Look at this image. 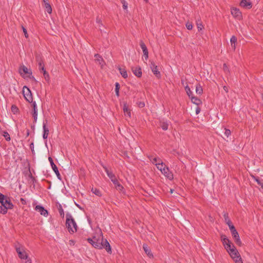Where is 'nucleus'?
I'll return each mask as SVG.
<instances>
[{
	"label": "nucleus",
	"mask_w": 263,
	"mask_h": 263,
	"mask_svg": "<svg viewBox=\"0 0 263 263\" xmlns=\"http://www.w3.org/2000/svg\"><path fill=\"white\" fill-rule=\"evenodd\" d=\"M87 240L95 248L98 249L104 248L108 253H111L109 243L106 239H103L102 233L99 238H97L96 236H93L92 238H88Z\"/></svg>",
	"instance_id": "obj_1"
},
{
	"label": "nucleus",
	"mask_w": 263,
	"mask_h": 263,
	"mask_svg": "<svg viewBox=\"0 0 263 263\" xmlns=\"http://www.w3.org/2000/svg\"><path fill=\"white\" fill-rule=\"evenodd\" d=\"M66 227L67 228L68 232L70 234H73L76 232L78 226L71 215L68 213L66 214Z\"/></svg>",
	"instance_id": "obj_2"
},
{
	"label": "nucleus",
	"mask_w": 263,
	"mask_h": 263,
	"mask_svg": "<svg viewBox=\"0 0 263 263\" xmlns=\"http://www.w3.org/2000/svg\"><path fill=\"white\" fill-rule=\"evenodd\" d=\"M227 250L236 263H243L239 252L233 245Z\"/></svg>",
	"instance_id": "obj_3"
},
{
	"label": "nucleus",
	"mask_w": 263,
	"mask_h": 263,
	"mask_svg": "<svg viewBox=\"0 0 263 263\" xmlns=\"http://www.w3.org/2000/svg\"><path fill=\"white\" fill-rule=\"evenodd\" d=\"M14 247L18 254V257L21 259H27L28 255L23 246H21L20 244L18 242H16L14 244Z\"/></svg>",
	"instance_id": "obj_4"
},
{
	"label": "nucleus",
	"mask_w": 263,
	"mask_h": 263,
	"mask_svg": "<svg viewBox=\"0 0 263 263\" xmlns=\"http://www.w3.org/2000/svg\"><path fill=\"white\" fill-rule=\"evenodd\" d=\"M13 208V204L11 202L10 198L7 197L1 206V213L5 214L8 209H12Z\"/></svg>",
	"instance_id": "obj_5"
},
{
	"label": "nucleus",
	"mask_w": 263,
	"mask_h": 263,
	"mask_svg": "<svg viewBox=\"0 0 263 263\" xmlns=\"http://www.w3.org/2000/svg\"><path fill=\"white\" fill-rule=\"evenodd\" d=\"M233 238L234 240V241L239 246H241L242 245V242L240 239L239 234L236 230L234 226H231L230 229Z\"/></svg>",
	"instance_id": "obj_6"
},
{
	"label": "nucleus",
	"mask_w": 263,
	"mask_h": 263,
	"mask_svg": "<svg viewBox=\"0 0 263 263\" xmlns=\"http://www.w3.org/2000/svg\"><path fill=\"white\" fill-rule=\"evenodd\" d=\"M24 96L29 102H33V97L30 89L26 86L23 87V90Z\"/></svg>",
	"instance_id": "obj_7"
},
{
	"label": "nucleus",
	"mask_w": 263,
	"mask_h": 263,
	"mask_svg": "<svg viewBox=\"0 0 263 263\" xmlns=\"http://www.w3.org/2000/svg\"><path fill=\"white\" fill-rule=\"evenodd\" d=\"M231 14L235 18L238 20H240L242 18L241 11L237 8L234 7L231 9Z\"/></svg>",
	"instance_id": "obj_8"
},
{
	"label": "nucleus",
	"mask_w": 263,
	"mask_h": 263,
	"mask_svg": "<svg viewBox=\"0 0 263 263\" xmlns=\"http://www.w3.org/2000/svg\"><path fill=\"white\" fill-rule=\"evenodd\" d=\"M161 173L169 180H171L173 179V175L172 172H171L168 167L166 165L161 170Z\"/></svg>",
	"instance_id": "obj_9"
},
{
	"label": "nucleus",
	"mask_w": 263,
	"mask_h": 263,
	"mask_svg": "<svg viewBox=\"0 0 263 263\" xmlns=\"http://www.w3.org/2000/svg\"><path fill=\"white\" fill-rule=\"evenodd\" d=\"M150 67L155 76L158 78H160L161 77L160 72L157 69V66L155 65L154 62H151Z\"/></svg>",
	"instance_id": "obj_10"
},
{
	"label": "nucleus",
	"mask_w": 263,
	"mask_h": 263,
	"mask_svg": "<svg viewBox=\"0 0 263 263\" xmlns=\"http://www.w3.org/2000/svg\"><path fill=\"white\" fill-rule=\"evenodd\" d=\"M48 160H49V161L50 162V163L51 164L52 168L53 170V171L54 172V173H55V174L57 175V176L58 177V178L60 180H61V175H60V173H59V172L58 171V168L57 166H56V165L54 163L53 161L52 158L49 157L48 158Z\"/></svg>",
	"instance_id": "obj_11"
},
{
	"label": "nucleus",
	"mask_w": 263,
	"mask_h": 263,
	"mask_svg": "<svg viewBox=\"0 0 263 263\" xmlns=\"http://www.w3.org/2000/svg\"><path fill=\"white\" fill-rule=\"evenodd\" d=\"M239 5L240 7L246 9H251L252 7V3L250 0H241Z\"/></svg>",
	"instance_id": "obj_12"
},
{
	"label": "nucleus",
	"mask_w": 263,
	"mask_h": 263,
	"mask_svg": "<svg viewBox=\"0 0 263 263\" xmlns=\"http://www.w3.org/2000/svg\"><path fill=\"white\" fill-rule=\"evenodd\" d=\"M221 240L223 246L227 250H228V248H231L232 246L231 242L229 239H228L226 235H221Z\"/></svg>",
	"instance_id": "obj_13"
},
{
	"label": "nucleus",
	"mask_w": 263,
	"mask_h": 263,
	"mask_svg": "<svg viewBox=\"0 0 263 263\" xmlns=\"http://www.w3.org/2000/svg\"><path fill=\"white\" fill-rule=\"evenodd\" d=\"M35 210L40 213L41 215L47 217L48 213L47 210L44 209V208L41 205H37L35 207Z\"/></svg>",
	"instance_id": "obj_14"
},
{
	"label": "nucleus",
	"mask_w": 263,
	"mask_h": 263,
	"mask_svg": "<svg viewBox=\"0 0 263 263\" xmlns=\"http://www.w3.org/2000/svg\"><path fill=\"white\" fill-rule=\"evenodd\" d=\"M47 123H48L47 120H45V121H44L43 122V130H44V133L43 135V138L44 139H46L47 138L48 136L49 133V129L46 126V124H47Z\"/></svg>",
	"instance_id": "obj_15"
},
{
	"label": "nucleus",
	"mask_w": 263,
	"mask_h": 263,
	"mask_svg": "<svg viewBox=\"0 0 263 263\" xmlns=\"http://www.w3.org/2000/svg\"><path fill=\"white\" fill-rule=\"evenodd\" d=\"M132 70L134 74L138 78H140L142 76V69L140 67H133Z\"/></svg>",
	"instance_id": "obj_16"
},
{
	"label": "nucleus",
	"mask_w": 263,
	"mask_h": 263,
	"mask_svg": "<svg viewBox=\"0 0 263 263\" xmlns=\"http://www.w3.org/2000/svg\"><path fill=\"white\" fill-rule=\"evenodd\" d=\"M32 106H33V111H32V116L34 119V122H36L37 118V106L36 104V102H32Z\"/></svg>",
	"instance_id": "obj_17"
},
{
	"label": "nucleus",
	"mask_w": 263,
	"mask_h": 263,
	"mask_svg": "<svg viewBox=\"0 0 263 263\" xmlns=\"http://www.w3.org/2000/svg\"><path fill=\"white\" fill-rule=\"evenodd\" d=\"M103 167L106 172L108 177L110 179L111 181L116 179L115 175L112 173V172L109 171L105 166H103Z\"/></svg>",
	"instance_id": "obj_18"
},
{
	"label": "nucleus",
	"mask_w": 263,
	"mask_h": 263,
	"mask_svg": "<svg viewBox=\"0 0 263 263\" xmlns=\"http://www.w3.org/2000/svg\"><path fill=\"white\" fill-rule=\"evenodd\" d=\"M143 249L145 252V253L149 256L150 258L153 257V254L151 253V249L147 245L144 243L143 245Z\"/></svg>",
	"instance_id": "obj_19"
},
{
	"label": "nucleus",
	"mask_w": 263,
	"mask_h": 263,
	"mask_svg": "<svg viewBox=\"0 0 263 263\" xmlns=\"http://www.w3.org/2000/svg\"><path fill=\"white\" fill-rule=\"evenodd\" d=\"M223 217L224 218L225 222L228 225L229 229H230L231 226H234L230 219L229 218L228 214L227 213H224Z\"/></svg>",
	"instance_id": "obj_20"
},
{
	"label": "nucleus",
	"mask_w": 263,
	"mask_h": 263,
	"mask_svg": "<svg viewBox=\"0 0 263 263\" xmlns=\"http://www.w3.org/2000/svg\"><path fill=\"white\" fill-rule=\"evenodd\" d=\"M112 182L114 184L117 190L121 191L123 189V187L121 184H120L117 178L112 180Z\"/></svg>",
	"instance_id": "obj_21"
},
{
	"label": "nucleus",
	"mask_w": 263,
	"mask_h": 263,
	"mask_svg": "<svg viewBox=\"0 0 263 263\" xmlns=\"http://www.w3.org/2000/svg\"><path fill=\"white\" fill-rule=\"evenodd\" d=\"M44 3V6L46 9V11L49 14H51L52 12V8L50 4L47 1L43 0Z\"/></svg>",
	"instance_id": "obj_22"
},
{
	"label": "nucleus",
	"mask_w": 263,
	"mask_h": 263,
	"mask_svg": "<svg viewBox=\"0 0 263 263\" xmlns=\"http://www.w3.org/2000/svg\"><path fill=\"white\" fill-rule=\"evenodd\" d=\"M192 102L197 105H199L202 104L201 100L198 99L197 97L192 96L191 98Z\"/></svg>",
	"instance_id": "obj_23"
},
{
	"label": "nucleus",
	"mask_w": 263,
	"mask_h": 263,
	"mask_svg": "<svg viewBox=\"0 0 263 263\" xmlns=\"http://www.w3.org/2000/svg\"><path fill=\"white\" fill-rule=\"evenodd\" d=\"M164 165L160 159H158V162L156 164L157 168L161 172L163 168L164 167Z\"/></svg>",
	"instance_id": "obj_24"
},
{
	"label": "nucleus",
	"mask_w": 263,
	"mask_h": 263,
	"mask_svg": "<svg viewBox=\"0 0 263 263\" xmlns=\"http://www.w3.org/2000/svg\"><path fill=\"white\" fill-rule=\"evenodd\" d=\"M140 46L141 49H142L143 54L148 52V50L147 49V47H146L145 44H144V43L142 41H140Z\"/></svg>",
	"instance_id": "obj_25"
},
{
	"label": "nucleus",
	"mask_w": 263,
	"mask_h": 263,
	"mask_svg": "<svg viewBox=\"0 0 263 263\" xmlns=\"http://www.w3.org/2000/svg\"><path fill=\"white\" fill-rule=\"evenodd\" d=\"M91 191L94 194L99 197H101L102 196L101 191L97 188L92 187Z\"/></svg>",
	"instance_id": "obj_26"
},
{
	"label": "nucleus",
	"mask_w": 263,
	"mask_h": 263,
	"mask_svg": "<svg viewBox=\"0 0 263 263\" xmlns=\"http://www.w3.org/2000/svg\"><path fill=\"white\" fill-rule=\"evenodd\" d=\"M23 70V72L25 74H31L32 72L30 71L26 66H23L22 69H20V73L22 74V73L21 72V70Z\"/></svg>",
	"instance_id": "obj_27"
},
{
	"label": "nucleus",
	"mask_w": 263,
	"mask_h": 263,
	"mask_svg": "<svg viewBox=\"0 0 263 263\" xmlns=\"http://www.w3.org/2000/svg\"><path fill=\"white\" fill-rule=\"evenodd\" d=\"M119 70L120 71V74L124 78H126L128 77L127 73L126 70L125 69H122L121 68H119Z\"/></svg>",
	"instance_id": "obj_28"
},
{
	"label": "nucleus",
	"mask_w": 263,
	"mask_h": 263,
	"mask_svg": "<svg viewBox=\"0 0 263 263\" xmlns=\"http://www.w3.org/2000/svg\"><path fill=\"white\" fill-rule=\"evenodd\" d=\"M123 110L125 114H126L128 117H130V109L128 108L126 104H124Z\"/></svg>",
	"instance_id": "obj_29"
},
{
	"label": "nucleus",
	"mask_w": 263,
	"mask_h": 263,
	"mask_svg": "<svg viewBox=\"0 0 263 263\" xmlns=\"http://www.w3.org/2000/svg\"><path fill=\"white\" fill-rule=\"evenodd\" d=\"M196 91L197 93L201 95L203 92V89L200 84H198L196 85Z\"/></svg>",
	"instance_id": "obj_30"
},
{
	"label": "nucleus",
	"mask_w": 263,
	"mask_h": 263,
	"mask_svg": "<svg viewBox=\"0 0 263 263\" xmlns=\"http://www.w3.org/2000/svg\"><path fill=\"white\" fill-rule=\"evenodd\" d=\"M95 61L99 63V64H101L103 62V59L99 54H96L95 55Z\"/></svg>",
	"instance_id": "obj_31"
},
{
	"label": "nucleus",
	"mask_w": 263,
	"mask_h": 263,
	"mask_svg": "<svg viewBox=\"0 0 263 263\" xmlns=\"http://www.w3.org/2000/svg\"><path fill=\"white\" fill-rule=\"evenodd\" d=\"M185 90L186 91V92L187 93V95H188V96L191 98L193 95V93H192V91H191L190 88L189 87V86L187 85H186L185 86Z\"/></svg>",
	"instance_id": "obj_32"
},
{
	"label": "nucleus",
	"mask_w": 263,
	"mask_h": 263,
	"mask_svg": "<svg viewBox=\"0 0 263 263\" xmlns=\"http://www.w3.org/2000/svg\"><path fill=\"white\" fill-rule=\"evenodd\" d=\"M160 126L164 130H166L168 129V124L166 122H161L160 123Z\"/></svg>",
	"instance_id": "obj_33"
},
{
	"label": "nucleus",
	"mask_w": 263,
	"mask_h": 263,
	"mask_svg": "<svg viewBox=\"0 0 263 263\" xmlns=\"http://www.w3.org/2000/svg\"><path fill=\"white\" fill-rule=\"evenodd\" d=\"M58 210H59V212L60 216L62 218H64V210L63 209L62 206L61 204H59V205L58 206Z\"/></svg>",
	"instance_id": "obj_34"
},
{
	"label": "nucleus",
	"mask_w": 263,
	"mask_h": 263,
	"mask_svg": "<svg viewBox=\"0 0 263 263\" xmlns=\"http://www.w3.org/2000/svg\"><path fill=\"white\" fill-rule=\"evenodd\" d=\"M115 91H116V95L119 97V89H120V84L116 82L115 84Z\"/></svg>",
	"instance_id": "obj_35"
},
{
	"label": "nucleus",
	"mask_w": 263,
	"mask_h": 263,
	"mask_svg": "<svg viewBox=\"0 0 263 263\" xmlns=\"http://www.w3.org/2000/svg\"><path fill=\"white\" fill-rule=\"evenodd\" d=\"M11 111L14 114H15L18 112V108L15 105H13L11 106Z\"/></svg>",
	"instance_id": "obj_36"
},
{
	"label": "nucleus",
	"mask_w": 263,
	"mask_h": 263,
	"mask_svg": "<svg viewBox=\"0 0 263 263\" xmlns=\"http://www.w3.org/2000/svg\"><path fill=\"white\" fill-rule=\"evenodd\" d=\"M35 59H36V62L38 63H43V62L42 58V57L40 54H36V56H35Z\"/></svg>",
	"instance_id": "obj_37"
},
{
	"label": "nucleus",
	"mask_w": 263,
	"mask_h": 263,
	"mask_svg": "<svg viewBox=\"0 0 263 263\" xmlns=\"http://www.w3.org/2000/svg\"><path fill=\"white\" fill-rule=\"evenodd\" d=\"M3 136L5 138V139L7 141L10 140V136L8 132H3Z\"/></svg>",
	"instance_id": "obj_38"
},
{
	"label": "nucleus",
	"mask_w": 263,
	"mask_h": 263,
	"mask_svg": "<svg viewBox=\"0 0 263 263\" xmlns=\"http://www.w3.org/2000/svg\"><path fill=\"white\" fill-rule=\"evenodd\" d=\"M7 197L0 193V203L1 204L4 202Z\"/></svg>",
	"instance_id": "obj_39"
},
{
	"label": "nucleus",
	"mask_w": 263,
	"mask_h": 263,
	"mask_svg": "<svg viewBox=\"0 0 263 263\" xmlns=\"http://www.w3.org/2000/svg\"><path fill=\"white\" fill-rule=\"evenodd\" d=\"M197 26L198 31H201L203 28V26L200 21L197 22Z\"/></svg>",
	"instance_id": "obj_40"
},
{
	"label": "nucleus",
	"mask_w": 263,
	"mask_h": 263,
	"mask_svg": "<svg viewBox=\"0 0 263 263\" xmlns=\"http://www.w3.org/2000/svg\"><path fill=\"white\" fill-rule=\"evenodd\" d=\"M230 42L231 45H233V44H236V43L237 42V38L234 35L232 36L231 38Z\"/></svg>",
	"instance_id": "obj_41"
},
{
	"label": "nucleus",
	"mask_w": 263,
	"mask_h": 263,
	"mask_svg": "<svg viewBox=\"0 0 263 263\" xmlns=\"http://www.w3.org/2000/svg\"><path fill=\"white\" fill-rule=\"evenodd\" d=\"M224 136L227 137H228L231 134L230 130L224 128Z\"/></svg>",
	"instance_id": "obj_42"
},
{
	"label": "nucleus",
	"mask_w": 263,
	"mask_h": 263,
	"mask_svg": "<svg viewBox=\"0 0 263 263\" xmlns=\"http://www.w3.org/2000/svg\"><path fill=\"white\" fill-rule=\"evenodd\" d=\"M121 3L123 5V8L124 10H126L127 9V5H128V4L125 1V0H122L121 1Z\"/></svg>",
	"instance_id": "obj_43"
},
{
	"label": "nucleus",
	"mask_w": 263,
	"mask_h": 263,
	"mask_svg": "<svg viewBox=\"0 0 263 263\" xmlns=\"http://www.w3.org/2000/svg\"><path fill=\"white\" fill-rule=\"evenodd\" d=\"M186 27L188 30H191L193 28L192 24L190 22H187L186 24Z\"/></svg>",
	"instance_id": "obj_44"
},
{
	"label": "nucleus",
	"mask_w": 263,
	"mask_h": 263,
	"mask_svg": "<svg viewBox=\"0 0 263 263\" xmlns=\"http://www.w3.org/2000/svg\"><path fill=\"white\" fill-rule=\"evenodd\" d=\"M158 159H160V158L155 157V158H153L152 159H151V160L152 161V162L153 164H154L156 165V164H157L158 162Z\"/></svg>",
	"instance_id": "obj_45"
},
{
	"label": "nucleus",
	"mask_w": 263,
	"mask_h": 263,
	"mask_svg": "<svg viewBox=\"0 0 263 263\" xmlns=\"http://www.w3.org/2000/svg\"><path fill=\"white\" fill-rule=\"evenodd\" d=\"M40 70L42 72H43L44 76H48V73L46 71L44 67H42V68L40 69Z\"/></svg>",
	"instance_id": "obj_46"
},
{
	"label": "nucleus",
	"mask_w": 263,
	"mask_h": 263,
	"mask_svg": "<svg viewBox=\"0 0 263 263\" xmlns=\"http://www.w3.org/2000/svg\"><path fill=\"white\" fill-rule=\"evenodd\" d=\"M22 29H23V32L24 33V35H25V37L26 38H27L28 37V34L27 33L26 29L23 26H22Z\"/></svg>",
	"instance_id": "obj_47"
},
{
	"label": "nucleus",
	"mask_w": 263,
	"mask_h": 263,
	"mask_svg": "<svg viewBox=\"0 0 263 263\" xmlns=\"http://www.w3.org/2000/svg\"><path fill=\"white\" fill-rule=\"evenodd\" d=\"M25 261L23 263H32L31 259L28 257L27 259H24Z\"/></svg>",
	"instance_id": "obj_48"
},
{
	"label": "nucleus",
	"mask_w": 263,
	"mask_h": 263,
	"mask_svg": "<svg viewBox=\"0 0 263 263\" xmlns=\"http://www.w3.org/2000/svg\"><path fill=\"white\" fill-rule=\"evenodd\" d=\"M30 148L31 149L32 152L33 153L34 152V144L33 142H32L30 144Z\"/></svg>",
	"instance_id": "obj_49"
},
{
	"label": "nucleus",
	"mask_w": 263,
	"mask_h": 263,
	"mask_svg": "<svg viewBox=\"0 0 263 263\" xmlns=\"http://www.w3.org/2000/svg\"><path fill=\"white\" fill-rule=\"evenodd\" d=\"M20 201H21V202L22 204L25 205V204H26V200L24 198H21V199H20Z\"/></svg>",
	"instance_id": "obj_50"
},
{
	"label": "nucleus",
	"mask_w": 263,
	"mask_h": 263,
	"mask_svg": "<svg viewBox=\"0 0 263 263\" xmlns=\"http://www.w3.org/2000/svg\"><path fill=\"white\" fill-rule=\"evenodd\" d=\"M38 65H39V69H40L41 68H42V67H44V63H38Z\"/></svg>",
	"instance_id": "obj_51"
},
{
	"label": "nucleus",
	"mask_w": 263,
	"mask_h": 263,
	"mask_svg": "<svg viewBox=\"0 0 263 263\" xmlns=\"http://www.w3.org/2000/svg\"><path fill=\"white\" fill-rule=\"evenodd\" d=\"M223 88L226 92H228L229 91V87L228 86H224L223 87Z\"/></svg>",
	"instance_id": "obj_52"
},
{
	"label": "nucleus",
	"mask_w": 263,
	"mask_h": 263,
	"mask_svg": "<svg viewBox=\"0 0 263 263\" xmlns=\"http://www.w3.org/2000/svg\"><path fill=\"white\" fill-rule=\"evenodd\" d=\"M200 112V108L199 107H197L196 108V114L198 115Z\"/></svg>",
	"instance_id": "obj_53"
},
{
	"label": "nucleus",
	"mask_w": 263,
	"mask_h": 263,
	"mask_svg": "<svg viewBox=\"0 0 263 263\" xmlns=\"http://www.w3.org/2000/svg\"><path fill=\"white\" fill-rule=\"evenodd\" d=\"M181 84L183 86H185L187 84H186V83H185V81L184 80L182 79L181 81Z\"/></svg>",
	"instance_id": "obj_54"
},
{
	"label": "nucleus",
	"mask_w": 263,
	"mask_h": 263,
	"mask_svg": "<svg viewBox=\"0 0 263 263\" xmlns=\"http://www.w3.org/2000/svg\"><path fill=\"white\" fill-rule=\"evenodd\" d=\"M144 58L146 60H147L148 58V53H144Z\"/></svg>",
	"instance_id": "obj_55"
},
{
	"label": "nucleus",
	"mask_w": 263,
	"mask_h": 263,
	"mask_svg": "<svg viewBox=\"0 0 263 263\" xmlns=\"http://www.w3.org/2000/svg\"><path fill=\"white\" fill-rule=\"evenodd\" d=\"M97 22L99 24V27H100L101 26H102V24L101 23L100 20H99L98 18L97 19Z\"/></svg>",
	"instance_id": "obj_56"
},
{
	"label": "nucleus",
	"mask_w": 263,
	"mask_h": 263,
	"mask_svg": "<svg viewBox=\"0 0 263 263\" xmlns=\"http://www.w3.org/2000/svg\"><path fill=\"white\" fill-rule=\"evenodd\" d=\"M228 69V67H227V66L226 64H223V69L224 71H226V70H227Z\"/></svg>",
	"instance_id": "obj_57"
},
{
	"label": "nucleus",
	"mask_w": 263,
	"mask_h": 263,
	"mask_svg": "<svg viewBox=\"0 0 263 263\" xmlns=\"http://www.w3.org/2000/svg\"><path fill=\"white\" fill-rule=\"evenodd\" d=\"M44 77H45V79L48 81L49 80V74H48V76L46 75V76H44Z\"/></svg>",
	"instance_id": "obj_58"
},
{
	"label": "nucleus",
	"mask_w": 263,
	"mask_h": 263,
	"mask_svg": "<svg viewBox=\"0 0 263 263\" xmlns=\"http://www.w3.org/2000/svg\"><path fill=\"white\" fill-rule=\"evenodd\" d=\"M139 106L141 107H143L144 106V103H140L139 104Z\"/></svg>",
	"instance_id": "obj_59"
},
{
	"label": "nucleus",
	"mask_w": 263,
	"mask_h": 263,
	"mask_svg": "<svg viewBox=\"0 0 263 263\" xmlns=\"http://www.w3.org/2000/svg\"><path fill=\"white\" fill-rule=\"evenodd\" d=\"M232 46V48L235 50V48H236V44H233V45H231Z\"/></svg>",
	"instance_id": "obj_60"
},
{
	"label": "nucleus",
	"mask_w": 263,
	"mask_h": 263,
	"mask_svg": "<svg viewBox=\"0 0 263 263\" xmlns=\"http://www.w3.org/2000/svg\"><path fill=\"white\" fill-rule=\"evenodd\" d=\"M173 191H174V190H173V189L170 190L171 193H173Z\"/></svg>",
	"instance_id": "obj_61"
},
{
	"label": "nucleus",
	"mask_w": 263,
	"mask_h": 263,
	"mask_svg": "<svg viewBox=\"0 0 263 263\" xmlns=\"http://www.w3.org/2000/svg\"><path fill=\"white\" fill-rule=\"evenodd\" d=\"M144 1L145 2V3H147L148 2V0H144Z\"/></svg>",
	"instance_id": "obj_62"
},
{
	"label": "nucleus",
	"mask_w": 263,
	"mask_h": 263,
	"mask_svg": "<svg viewBox=\"0 0 263 263\" xmlns=\"http://www.w3.org/2000/svg\"><path fill=\"white\" fill-rule=\"evenodd\" d=\"M27 135H29V131L27 132Z\"/></svg>",
	"instance_id": "obj_63"
},
{
	"label": "nucleus",
	"mask_w": 263,
	"mask_h": 263,
	"mask_svg": "<svg viewBox=\"0 0 263 263\" xmlns=\"http://www.w3.org/2000/svg\"><path fill=\"white\" fill-rule=\"evenodd\" d=\"M30 176H31V178H33L32 177V175L31 174Z\"/></svg>",
	"instance_id": "obj_64"
}]
</instances>
